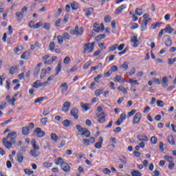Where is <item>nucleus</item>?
Returning <instances> with one entry per match:
<instances>
[{
	"label": "nucleus",
	"mask_w": 176,
	"mask_h": 176,
	"mask_svg": "<svg viewBox=\"0 0 176 176\" xmlns=\"http://www.w3.org/2000/svg\"><path fill=\"white\" fill-rule=\"evenodd\" d=\"M79 110H78L77 108H72L70 111V115L71 116H73L74 119H79Z\"/></svg>",
	"instance_id": "5"
},
{
	"label": "nucleus",
	"mask_w": 176,
	"mask_h": 176,
	"mask_svg": "<svg viewBox=\"0 0 176 176\" xmlns=\"http://www.w3.org/2000/svg\"><path fill=\"white\" fill-rule=\"evenodd\" d=\"M151 142L153 145H156V144H157V138L155 136L151 137Z\"/></svg>",
	"instance_id": "41"
},
{
	"label": "nucleus",
	"mask_w": 176,
	"mask_h": 176,
	"mask_svg": "<svg viewBox=\"0 0 176 176\" xmlns=\"http://www.w3.org/2000/svg\"><path fill=\"white\" fill-rule=\"evenodd\" d=\"M45 76H46V69H43L41 70L40 78H41V79H43V78H45Z\"/></svg>",
	"instance_id": "46"
},
{
	"label": "nucleus",
	"mask_w": 176,
	"mask_h": 176,
	"mask_svg": "<svg viewBox=\"0 0 176 176\" xmlns=\"http://www.w3.org/2000/svg\"><path fill=\"white\" fill-rule=\"evenodd\" d=\"M60 167L62 170L65 171V173H69V171H71V166H69V164L65 162L62 164Z\"/></svg>",
	"instance_id": "8"
},
{
	"label": "nucleus",
	"mask_w": 176,
	"mask_h": 176,
	"mask_svg": "<svg viewBox=\"0 0 176 176\" xmlns=\"http://www.w3.org/2000/svg\"><path fill=\"white\" fill-rule=\"evenodd\" d=\"M43 100H45V97H40L36 98L34 100L35 104H38V102H42V101H43Z\"/></svg>",
	"instance_id": "54"
},
{
	"label": "nucleus",
	"mask_w": 176,
	"mask_h": 176,
	"mask_svg": "<svg viewBox=\"0 0 176 176\" xmlns=\"http://www.w3.org/2000/svg\"><path fill=\"white\" fill-rule=\"evenodd\" d=\"M142 118V114H141V113H136L133 118V124H138Z\"/></svg>",
	"instance_id": "7"
},
{
	"label": "nucleus",
	"mask_w": 176,
	"mask_h": 176,
	"mask_svg": "<svg viewBox=\"0 0 176 176\" xmlns=\"http://www.w3.org/2000/svg\"><path fill=\"white\" fill-rule=\"evenodd\" d=\"M126 8H127V6L126 4H123L116 10L115 13L116 14H120V13H122V12L124 10V9H126Z\"/></svg>",
	"instance_id": "12"
},
{
	"label": "nucleus",
	"mask_w": 176,
	"mask_h": 176,
	"mask_svg": "<svg viewBox=\"0 0 176 176\" xmlns=\"http://www.w3.org/2000/svg\"><path fill=\"white\" fill-rule=\"evenodd\" d=\"M161 24L162 23H160V22L153 24L151 25V28L153 30H155V28H157V27H160Z\"/></svg>",
	"instance_id": "53"
},
{
	"label": "nucleus",
	"mask_w": 176,
	"mask_h": 176,
	"mask_svg": "<svg viewBox=\"0 0 176 176\" xmlns=\"http://www.w3.org/2000/svg\"><path fill=\"white\" fill-rule=\"evenodd\" d=\"M15 16H16V17H19L18 21L20 23V21H21V20H23V17H24V14L21 12H16L15 13Z\"/></svg>",
	"instance_id": "23"
},
{
	"label": "nucleus",
	"mask_w": 176,
	"mask_h": 176,
	"mask_svg": "<svg viewBox=\"0 0 176 176\" xmlns=\"http://www.w3.org/2000/svg\"><path fill=\"white\" fill-rule=\"evenodd\" d=\"M44 135H46V133L42 131V129L36 128L34 130V137H36L37 138H42Z\"/></svg>",
	"instance_id": "4"
},
{
	"label": "nucleus",
	"mask_w": 176,
	"mask_h": 176,
	"mask_svg": "<svg viewBox=\"0 0 176 176\" xmlns=\"http://www.w3.org/2000/svg\"><path fill=\"white\" fill-rule=\"evenodd\" d=\"M148 24V20H145L141 25V31H145L146 30V25Z\"/></svg>",
	"instance_id": "33"
},
{
	"label": "nucleus",
	"mask_w": 176,
	"mask_h": 176,
	"mask_svg": "<svg viewBox=\"0 0 176 176\" xmlns=\"http://www.w3.org/2000/svg\"><path fill=\"white\" fill-rule=\"evenodd\" d=\"M118 49V44H114L113 46L109 48V52H115Z\"/></svg>",
	"instance_id": "44"
},
{
	"label": "nucleus",
	"mask_w": 176,
	"mask_h": 176,
	"mask_svg": "<svg viewBox=\"0 0 176 176\" xmlns=\"http://www.w3.org/2000/svg\"><path fill=\"white\" fill-rule=\"evenodd\" d=\"M114 80L115 82H121V83H124V79L122 76L117 75Z\"/></svg>",
	"instance_id": "29"
},
{
	"label": "nucleus",
	"mask_w": 176,
	"mask_h": 176,
	"mask_svg": "<svg viewBox=\"0 0 176 176\" xmlns=\"http://www.w3.org/2000/svg\"><path fill=\"white\" fill-rule=\"evenodd\" d=\"M172 43H173V40L171 39V38L168 37L165 39L166 46L170 47L171 46Z\"/></svg>",
	"instance_id": "30"
},
{
	"label": "nucleus",
	"mask_w": 176,
	"mask_h": 176,
	"mask_svg": "<svg viewBox=\"0 0 176 176\" xmlns=\"http://www.w3.org/2000/svg\"><path fill=\"white\" fill-rule=\"evenodd\" d=\"M17 69H19V67L12 66L10 68L9 74H10V75H14V74L17 72Z\"/></svg>",
	"instance_id": "18"
},
{
	"label": "nucleus",
	"mask_w": 176,
	"mask_h": 176,
	"mask_svg": "<svg viewBox=\"0 0 176 176\" xmlns=\"http://www.w3.org/2000/svg\"><path fill=\"white\" fill-rule=\"evenodd\" d=\"M118 90H120V91H122L124 94H127V90H129V88L125 89L123 86H119L118 87Z\"/></svg>",
	"instance_id": "36"
},
{
	"label": "nucleus",
	"mask_w": 176,
	"mask_h": 176,
	"mask_svg": "<svg viewBox=\"0 0 176 176\" xmlns=\"http://www.w3.org/2000/svg\"><path fill=\"white\" fill-rule=\"evenodd\" d=\"M21 58L22 60H28L30 58V52H25L21 56Z\"/></svg>",
	"instance_id": "25"
},
{
	"label": "nucleus",
	"mask_w": 176,
	"mask_h": 176,
	"mask_svg": "<svg viewBox=\"0 0 176 176\" xmlns=\"http://www.w3.org/2000/svg\"><path fill=\"white\" fill-rule=\"evenodd\" d=\"M22 134L23 135H28V134H30V129L28 126H23L22 128Z\"/></svg>",
	"instance_id": "20"
},
{
	"label": "nucleus",
	"mask_w": 176,
	"mask_h": 176,
	"mask_svg": "<svg viewBox=\"0 0 176 176\" xmlns=\"http://www.w3.org/2000/svg\"><path fill=\"white\" fill-rule=\"evenodd\" d=\"M32 145L33 149L39 150V145L36 144V140H35V139L32 140Z\"/></svg>",
	"instance_id": "35"
},
{
	"label": "nucleus",
	"mask_w": 176,
	"mask_h": 176,
	"mask_svg": "<svg viewBox=\"0 0 176 176\" xmlns=\"http://www.w3.org/2000/svg\"><path fill=\"white\" fill-rule=\"evenodd\" d=\"M81 107L82 108V109H84V111H85V112L87 111H89V104H83L81 103Z\"/></svg>",
	"instance_id": "47"
},
{
	"label": "nucleus",
	"mask_w": 176,
	"mask_h": 176,
	"mask_svg": "<svg viewBox=\"0 0 176 176\" xmlns=\"http://www.w3.org/2000/svg\"><path fill=\"white\" fill-rule=\"evenodd\" d=\"M41 123L43 124V126H46V123H47V118H41Z\"/></svg>",
	"instance_id": "50"
},
{
	"label": "nucleus",
	"mask_w": 176,
	"mask_h": 176,
	"mask_svg": "<svg viewBox=\"0 0 176 176\" xmlns=\"http://www.w3.org/2000/svg\"><path fill=\"white\" fill-rule=\"evenodd\" d=\"M62 60L58 61V65L56 67V75H58V73L60 72V71H61V63H62Z\"/></svg>",
	"instance_id": "34"
},
{
	"label": "nucleus",
	"mask_w": 176,
	"mask_h": 176,
	"mask_svg": "<svg viewBox=\"0 0 176 176\" xmlns=\"http://www.w3.org/2000/svg\"><path fill=\"white\" fill-rule=\"evenodd\" d=\"M131 174H132V176H142L141 172L135 170H132Z\"/></svg>",
	"instance_id": "40"
},
{
	"label": "nucleus",
	"mask_w": 176,
	"mask_h": 176,
	"mask_svg": "<svg viewBox=\"0 0 176 176\" xmlns=\"http://www.w3.org/2000/svg\"><path fill=\"white\" fill-rule=\"evenodd\" d=\"M70 107H71V102L66 101L63 104V106L62 107V111L63 112H69Z\"/></svg>",
	"instance_id": "9"
},
{
	"label": "nucleus",
	"mask_w": 176,
	"mask_h": 176,
	"mask_svg": "<svg viewBox=\"0 0 176 176\" xmlns=\"http://www.w3.org/2000/svg\"><path fill=\"white\" fill-rule=\"evenodd\" d=\"M43 167H52V166H53V163L45 162L43 164Z\"/></svg>",
	"instance_id": "57"
},
{
	"label": "nucleus",
	"mask_w": 176,
	"mask_h": 176,
	"mask_svg": "<svg viewBox=\"0 0 176 176\" xmlns=\"http://www.w3.org/2000/svg\"><path fill=\"white\" fill-rule=\"evenodd\" d=\"M82 50V53L84 54H89V53H91L93 50H94V42L85 43Z\"/></svg>",
	"instance_id": "2"
},
{
	"label": "nucleus",
	"mask_w": 176,
	"mask_h": 176,
	"mask_svg": "<svg viewBox=\"0 0 176 176\" xmlns=\"http://www.w3.org/2000/svg\"><path fill=\"white\" fill-rule=\"evenodd\" d=\"M120 69H123V71H127L129 69V64L127 62H124L122 65L120 66Z\"/></svg>",
	"instance_id": "27"
},
{
	"label": "nucleus",
	"mask_w": 176,
	"mask_h": 176,
	"mask_svg": "<svg viewBox=\"0 0 176 176\" xmlns=\"http://www.w3.org/2000/svg\"><path fill=\"white\" fill-rule=\"evenodd\" d=\"M59 89H60L62 94H67V92L68 91V84H67V82L62 83L60 85Z\"/></svg>",
	"instance_id": "6"
},
{
	"label": "nucleus",
	"mask_w": 176,
	"mask_h": 176,
	"mask_svg": "<svg viewBox=\"0 0 176 176\" xmlns=\"http://www.w3.org/2000/svg\"><path fill=\"white\" fill-rule=\"evenodd\" d=\"M54 47H55L54 42V41L50 42V45H49L50 50L53 52V50H54Z\"/></svg>",
	"instance_id": "55"
},
{
	"label": "nucleus",
	"mask_w": 176,
	"mask_h": 176,
	"mask_svg": "<svg viewBox=\"0 0 176 176\" xmlns=\"http://www.w3.org/2000/svg\"><path fill=\"white\" fill-rule=\"evenodd\" d=\"M42 27V22H38L34 25V30H38V28H41Z\"/></svg>",
	"instance_id": "64"
},
{
	"label": "nucleus",
	"mask_w": 176,
	"mask_h": 176,
	"mask_svg": "<svg viewBox=\"0 0 176 176\" xmlns=\"http://www.w3.org/2000/svg\"><path fill=\"white\" fill-rule=\"evenodd\" d=\"M30 155L34 157H38L39 156V150L35 148L30 150Z\"/></svg>",
	"instance_id": "15"
},
{
	"label": "nucleus",
	"mask_w": 176,
	"mask_h": 176,
	"mask_svg": "<svg viewBox=\"0 0 176 176\" xmlns=\"http://www.w3.org/2000/svg\"><path fill=\"white\" fill-rule=\"evenodd\" d=\"M76 129L78 130V133H82L83 130H85V129L80 125H76Z\"/></svg>",
	"instance_id": "60"
},
{
	"label": "nucleus",
	"mask_w": 176,
	"mask_h": 176,
	"mask_svg": "<svg viewBox=\"0 0 176 176\" xmlns=\"http://www.w3.org/2000/svg\"><path fill=\"white\" fill-rule=\"evenodd\" d=\"M63 38L65 39V40H69L70 39V36H69V34L67 33V32H64L63 34Z\"/></svg>",
	"instance_id": "56"
},
{
	"label": "nucleus",
	"mask_w": 176,
	"mask_h": 176,
	"mask_svg": "<svg viewBox=\"0 0 176 176\" xmlns=\"http://www.w3.org/2000/svg\"><path fill=\"white\" fill-rule=\"evenodd\" d=\"M102 93H103V91H102V89H96V90L95 91V94H96V96H100V94H102Z\"/></svg>",
	"instance_id": "61"
},
{
	"label": "nucleus",
	"mask_w": 176,
	"mask_h": 176,
	"mask_svg": "<svg viewBox=\"0 0 176 176\" xmlns=\"http://www.w3.org/2000/svg\"><path fill=\"white\" fill-rule=\"evenodd\" d=\"M110 71L111 72H116V71H118V66L116 65L111 66L110 68Z\"/></svg>",
	"instance_id": "62"
},
{
	"label": "nucleus",
	"mask_w": 176,
	"mask_h": 176,
	"mask_svg": "<svg viewBox=\"0 0 176 176\" xmlns=\"http://www.w3.org/2000/svg\"><path fill=\"white\" fill-rule=\"evenodd\" d=\"M70 6H71L72 10H78V9H79V5L78 4V3H76L75 1L71 3Z\"/></svg>",
	"instance_id": "24"
},
{
	"label": "nucleus",
	"mask_w": 176,
	"mask_h": 176,
	"mask_svg": "<svg viewBox=\"0 0 176 176\" xmlns=\"http://www.w3.org/2000/svg\"><path fill=\"white\" fill-rule=\"evenodd\" d=\"M47 85H49V82L45 81L43 82H41V84H39V86H37L36 87H45V86H47Z\"/></svg>",
	"instance_id": "58"
},
{
	"label": "nucleus",
	"mask_w": 176,
	"mask_h": 176,
	"mask_svg": "<svg viewBox=\"0 0 176 176\" xmlns=\"http://www.w3.org/2000/svg\"><path fill=\"white\" fill-rule=\"evenodd\" d=\"M164 159H165V160H167L168 162H169V163L174 162V158H173V157L169 156V155H164Z\"/></svg>",
	"instance_id": "38"
},
{
	"label": "nucleus",
	"mask_w": 176,
	"mask_h": 176,
	"mask_svg": "<svg viewBox=\"0 0 176 176\" xmlns=\"http://www.w3.org/2000/svg\"><path fill=\"white\" fill-rule=\"evenodd\" d=\"M131 42L133 43V47H137V46L140 45V41H138L137 36H133L131 39Z\"/></svg>",
	"instance_id": "11"
},
{
	"label": "nucleus",
	"mask_w": 176,
	"mask_h": 176,
	"mask_svg": "<svg viewBox=\"0 0 176 176\" xmlns=\"http://www.w3.org/2000/svg\"><path fill=\"white\" fill-rule=\"evenodd\" d=\"M129 83L134 85V86H136V85H140V82H138L137 80H133V78L129 79Z\"/></svg>",
	"instance_id": "43"
},
{
	"label": "nucleus",
	"mask_w": 176,
	"mask_h": 176,
	"mask_svg": "<svg viewBox=\"0 0 176 176\" xmlns=\"http://www.w3.org/2000/svg\"><path fill=\"white\" fill-rule=\"evenodd\" d=\"M100 142H96L95 144V148L96 149H101V148L102 147V138H100Z\"/></svg>",
	"instance_id": "26"
},
{
	"label": "nucleus",
	"mask_w": 176,
	"mask_h": 176,
	"mask_svg": "<svg viewBox=\"0 0 176 176\" xmlns=\"http://www.w3.org/2000/svg\"><path fill=\"white\" fill-rule=\"evenodd\" d=\"M85 13L86 17H90L91 14H93V12H94V8H88L84 10Z\"/></svg>",
	"instance_id": "10"
},
{
	"label": "nucleus",
	"mask_w": 176,
	"mask_h": 176,
	"mask_svg": "<svg viewBox=\"0 0 176 176\" xmlns=\"http://www.w3.org/2000/svg\"><path fill=\"white\" fill-rule=\"evenodd\" d=\"M72 121L69 120H65L63 122V124L65 127H69V126H71V124H72Z\"/></svg>",
	"instance_id": "28"
},
{
	"label": "nucleus",
	"mask_w": 176,
	"mask_h": 176,
	"mask_svg": "<svg viewBox=\"0 0 176 176\" xmlns=\"http://www.w3.org/2000/svg\"><path fill=\"white\" fill-rule=\"evenodd\" d=\"M50 137L51 140H52V141H54V142H57V141H58V136L55 133H51Z\"/></svg>",
	"instance_id": "31"
},
{
	"label": "nucleus",
	"mask_w": 176,
	"mask_h": 176,
	"mask_svg": "<svg viewBox=\"0 0 176 176\" xmlns=\"http://www.w3.org/2000/svg\"><path fill=\"white\" fill-rule=\"evenodd\" d=\"M70 34L72 35H82L83 34V28H80L76 25L74 30H70Z\"/></svg>",
	"instance_id": "3"
},
{
	"label": "nucleus",
	"mask_w": 176,
	"mask_h": 176,
	"mask_svg": "<svg viewBox=\"0 0 176 176\" xmlns=\"http://www.w3.org/2000/svg\"><path fill=\"white\" fill-rule=\"evenodd\" d=\"M98 122L99 123H105V114L104 113H102V114H98Z\"/></svg>",
	"instance_id": "13"
},
{
	"label": "nucleus",
	"mask_w": 176,
	"mask_h": 176,
	"mask_svg": "<svg viewBox=\"0 0 176 176\" xmlns=\"http://www.w3.org/2000/svg\"><path fill=\"white\" fill-rule=\"evenodd\" d=\"M120 162H121L122 164H127V158H126L124 156H122L120 158Z\"/></svg>",
	"instance_id": "42"
},
{
	"label": "nucleus",
	"mask_w": 176,
	"mask_h": 176,
	"mask_svg": "<svg viewBox=\"0 0 176 176\" xmlns=\"http://www.w3.org/2000/svg\"><path fill=\"white\" fill-rule=\"evenodd\" d=\"M57 39H58V43H59V45H63V43H64V37H63V36L58 35L57 36Z\"/></svg>",
	"instance_id": "39"
},
{
	"label": "nucleus",
	"mask_w": 176,
	"mask_h": 176,
	"mask_svg": "<svg viewBox=\"0 0 176 176\" xmlns=\"http://www.w3.org/2000/svg\"><path fill=\"white\" fill-rule=\"evenodd\" d=\"M163 30L166 32V34H173V32L174 31V28H172L170 25H167Z\"/></svg>",
	"instance_id": "16"
},
{
	"label": "nucleus",
	"mask_w": 176,
	"mask_h": 176,
	"mask_svg": "<svg viewBox=\"0 0 176 176\" xmlns=\"http://www.w3.org/2000/svg\"><path fill=\"white\" fill-rule=\"evenodd\" d=\"M162 80V86H163V87H167V86H168V78L167 76H164Z\"/></svg>",
	"instance_id": "17"
},
{
	"label": "nucleus",
	"mask_w": 176,
	"mask_h": 176,
	"mask_svg": "<svg viewBox=\"0 0 176 176\" xmlns=\"http://www.w3.org/2000/svg\"><path fill=\"white\" fill-rule=\"evenodd\" d=\"M137 138L138 141H145L146 142H147V141H149L148 136L145 135H138Z\"/></svg>",
	"instance_id": "14"
},
{
	"label": "nucleus",
	"mask_w": 176,
	"mask_h": 176,
	"mask_svg": "<svg viewBox=\"0 0 176 176\" xmlns=\"http://www.w3.org/2000/svg\"><path fill=\"white\" fill-rule=\"evenodd\" d=\"M24 171L25 173L27 174L28 175H32V174H34V170H31L28 168H25Z\"/></svg>",
	"instance_id": "49"
},
{
	"label": "nucleus",
	"mask_w": 176,
	"mask_h": 176,
	"mask_svg": "<svg viewBox=\"0 0 176 176\" xmlns=\"http://www.w3.org/2000/svg\"><path fill=\"white\" fill-rule=\"evenodd\" d=\"M167 140L170 145H175V140H174V137H173L172 135H168Z\"/></svg>",
	"instance_id": "19"
},
{
	"label": "nucleus",
	"mask_w": 176,
	"mask_h": 176,
	"mask_svg": "<svg viewBox=\"0 0 176 176\" xmlns=\"http://www.w3.org/2000/svg\"><path fill=\"white\" fill-rule=\"evenodd\" d=\"M39 85H41V81L39 80H37L33 84V87H34L35 89H39V87H38V86H39Z\"/></svg>",
	"instance_id": "51"
},
{
	"label": "nucleus",
	"mask_w": 176,
	"mask_h": 176,
	"mask_svg": "<svg viewBox=\"0 0 176 176\" xmlns=\"http://www.w3.org/2000/svg\"><path fill=\"white\" fill-rule=\"evenodd\" d=\"M144 12H142V9L136 8L135 11V14H137V16H142Z\"/></svg>",
	"instance_id": "37"
},
{
	"label": "nucleus",
	"mask_w": 176,
	"mask_h": 176,
	"mask_svg": "<svg viewBox=\"0 0 176 176\" xmlns=\"http://www.w3.org/2000/svg\"><path fill=\"white\" fill-rule=\"evenodd\" d=\"M64 160H63L62 157H58L55 160V164H57L58 166L60 165V167L63 164V163H65Z\"/></svg>",
	"instance_id": "21"
},
{
	"label": "nucleus",
	"mask_w": 176,
	"mask_h": 176,
	"mask_svg": "<svg viewBox=\"0 0 176 176\" xmlns=\"http://www.w3.org/2000/svg\"><path fill=\"white\" fill-rule=\"evenodd\" d=\"M16 138H17V132L11 131L6 138H3V144L7 149H10L13 144H16Z\"/></svg>",
	"instance_id": "1"
},
{
	"label": "nucleus",
	"mask_w": 176,
	"mask_h": 176,
	"mask_svg": "<svg viewBox=\"0 0 176 176\" xmlns=\"http://www.w3.org/2000/svg\"><path fill=\"white\" fill-rule=\"evenodd\" d=\"M81 135H85L86 138L90 137V131L87 130V129H84Z\"/></svg>",
	"instance_id": "32"
},
{
	"label": "nucleus",
	"mask_w": 176,
	"mask_h": 176,
	"mask_svg": "<svg viewBox=\"0 0 176 176\" xmlns=\"http://www.w3.org/2000/svg\"><path fill=\"white\" fill-rule=\"evenodd\" d=\"M111 22V16L109 15H107L104 16V23H110Z\"/></svg>",
	"instance_id": "63"
},
{
	"label": "nucleus",
	"mask_w": 176,
	"mask_h": 176,
	"mask_svg": "<svg viewBox=\"0 0 176 176\" xmlns=\"http://www.w3.org/2000/svg\"><path fill=\"white\" fill-rule=\"evenodd\" d=\"M64 64H69L71 63V58L69 56H66L63 60Z\"/></svg>",
	"instance_id": "52"
},
{
	"label": "nucleus",
	"mask_w": 176,
	"mask_h": 176,
	"mask_svg": "<svg viewBox=\"0 0 176 176\" xmlns=\"http://www.w3.org/2000/svg\"><path fill=\"white\" fill-rule=\"evenodd\" d=\"M157 107H164V102L163 100H157Z\"/></svg>",
	"instance_id": "59"
},
{
	"label": "nucleus",
	"mask_w": 176,
	"mask_h": 176,
	"mask_svg": "<svg viewBox=\"0 0 176 176\" xmlns=\"http://www.w3.org/2000/svg\"><path fill=\"white\" fill-rule=\"evenodd\" d=\"M102 173L104 174H106V175H108L111 174V170H109V168H104L102 169Z\"/></svg>",
	"instance_id": "45"
},
{
	"label": "nucleus",
	"mask_w": 176,
	"mask_h": 176,
	"mask_svg": "<svg viewBox=\"0 0 176 176\" xmlns=\"http://www.w3.org/2000/svg\"><path fill=\"white\" fill-rule=\"evenodd\" d=\"M16 157L19 163H23V160H24V155L22 153H17Z\"/></svg>",
	"instance_id": "22"
},
{
	"label": "nucleus",
	"mask_w": 176,
	"mask_h": 176,
	"mask_svg": "<svg viewBox=\"0 0 176 176\" xmlns=\"http://www.w3.org/2000/svg\"><path fill=\"white\" fill-rule=\"evenodd\" d=\"M94 28L95 32H98L100 31V25L96 23H94Z\"/></svg>",
	"instance_id": "48"
}]
</instances>
